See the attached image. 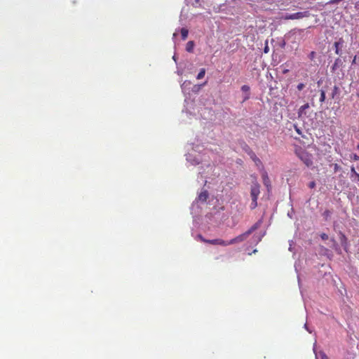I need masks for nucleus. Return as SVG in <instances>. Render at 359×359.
Masks as SVG:
<instances>
[{
	"mask_svg": "<svg viewBox=\"0 0 359 359\" xmlns=\"http://www.w3.org/2000/svg\"><path fill=\"white\" fill-rule=\"evenodd\" d=\"M257 229V224H255L252 226L250 227L249 230L245 231V233L236 236L234 238L231 239L229 241V245H233L237 243H241L245 241L254 231H255Z\"/></svg>",
	"mask_w": 359,
	"mask_h": 359,
	"instance_id": "f257e3e1",
	"label": "nucleus"
},
{
	"mask_svg": "<svg viewBox=\"0 0 359 359\" xmlns=\"http://www.w3.org/2000/svg\"><path fill=\"white\" fill-rule=\"evenodd\" d=\"M297 156L301 161L307 166L310 167L313 165V156L312 154H309L305 150H299L296 151Z\"/></svg>",
	"mask_w": 359,
	"mask_h": 359,
	"instance_id": "f03ea898",
	"label": "nucleus"
},
{
	"mask_svg": "<svg viewBox=\"0 0 359 359\" xmlns=\"http://www.w3.org/2000/svg\"><path fill=\"white\" fill-rule=\"evenodd\" d=\"M309 15V13L307 11L304 12H297L292 14H287L285 16V19L286 20H297L303 18L304 17H307Z\"/></svg>",
	"mask_w": 359,
	"mask_h": 359,
	"instance_id": "7ed1b4c3",
	"label": "nucleus"
},
{
	"mask_svg": "<svg viewBox=\"0 0 359 359\" xmlns=\"http://www.w3.org/2000/svg\"><path fill=\"white\" fill-rule=\"evenodd\" d=\"M259 185L258 184H255L251 187L250 196L252 198L257 199L259 195Z\"/></svg>",
	"mask_w": 359,
	"mask_h": 359,
	"instance_id": "20e7f679",
	"label": "nucleus"
},
{
	"mask_svg": "<svg viewBox=\"0 0 359 359\" xmlns=\"http://www.w3.org/2000/svg\"><path fill=\"white\" fill-rule=\"evenodd\" d=\"M208 243L211 244V245H222V246L229 245V241H224L220 238L209 240V241H208Z\"/></svg>",
	"mask_w": 359,
	"mask_h": 359,
	"instance_id": "39448f33",
	"label": "nucleus"
},
{
	"mask_svg": "<svg viewBox=\"0 0 359 359\" xmlns=\"http://www.w3.org/2000/svg\"><path fill=\"white\" fill-rule=\"evenodd\" d=\"M208 198V192L204 190L200 193L198 196V200L201 202H205Z\"/></svg>",
	"mask_w": 359,
	"mask_h": 359,
	"instance_id": "423d86ee",
	"label": "nucleus"
},
{
	"mask_svg": "<svg viewBox=\"0 0 359 359\" xmlns=\"http://www.w3.org/2000/svg\"><path fill=\"white\" fill-rule=\"evenodd\" d=\"M343 41L341 39L339 41H335L334 46L335 48V53L337 55L340 54V48L342 46Z\"/></svg>",
	"mask_w": 359,
	"mask_h": 359,
	"instance_id": "0eeeda50",
	"label": "nucleus"
},
{
	"mask_svg": "<svg viewBox=\"0 0 359 359\" xmlns=\"http://www.w3.org/2000/svg\"><path fill=\"white\" fill-rule=\"evenodd\" d=\"M309 108V103H306L304 105L301 106L298 111L299 117L302 116L305 113V110Z\"/></svg>",
	"mask_w": 359,
	"mask_h": 359,
	"instance_id": "6e6552de",
	"label": "nucleus"
},
{
	"mask_svg": "<svg viewBox=\"0 0 359 359\" xmlns=\"http://www.w3.org/2000/svg\"><path fill=\"white\" fill-rule=\"evenodd\" d=\"M342 64V62H341V60L340 58H337L333 64V65L332 66V70L333 72H334L337 68L339 67L340 65H341Z\"/></svg>",
	"mask_w": 359,
	"mask_h": 359,
	"instance_id": "1a4fd4ad",
	"label": "nucleus"
},
{
	"mask_svg": "<svg viewBox=\"0 0 359 359\" xmlns=\"http://www.w3.org/2000/svg\"><path fill=\"white\" fill-rule=\"evenodd\" d=\"M262 178H263L264 184L266 187H270V180L268 177V175L266 172L262 175Z\"/></svg>",
	"mask_w": 359,
	"mask_h": 359,
	"instance_id": "9d476101",
	"label": "nucleus"
},
{
	"mask_svg": "<svg viewBox=\"0 0 359 359\" xmlns=\"http://www.w3.org/2000/svg\"><path fill=\"white\" fill-rule=\"evenodd\" d=\"M194 47V43L192 41H189L186 46V50L189 53L193 52Z\"/></svg>",
	"mask_w": 359,
	"mask_h": 359,
	"instance_id": "9b49d317",
	"label": "nucleus"
},
{
	"mask_svg": "<svg viewBox=\"0 0 359 359\" xmlns=\"http://www.w3.org/2000/svg\"><path fill=\"white\" fill-rule=\"evenodd\" d=\"M180 32H181V35H182V39L183 40L187 39V38L188 36V34H189L188 29L186 28H182Z\"/></svg>",
	"mask_w": 359,
	"mask_h": 359,
	"instance_id": "f8f14e48",
	"label": "nucleus"
},
{
	"mask_svg": "<svg viewBox=\"0 0 359 359\" xmlns=\"http://www.w3.org/2000/svg\"><path fill=\"white\" fill-rule=\"evenodd\" d=\"M205 74V69L204 68H203L200 70L199 73L198 74V75L196 76V79H201L204 77Z\"/></svg>",
	"mask_w": 359,
	"mask_h": 359,
	"instance_id": "ddd939ff",
	"label": "nucleus"
},
{
	"mask_svg": "<svg viewBox=\"0 0 359 359\" xmlns=\"http://www.w3.org/2000/svg\"><path fill=\"white\" fill-rule=\"evenodd\" d=\"M325 100V92L323 90H320V102H324Z\"/></svg>",
	"mask_w": 359,
	"mask_h": 359,
	"instance_id": "4468645a",
	"label": "nucleus"
},
{
	"mask_svg": "<svg viewBox=\"0 0 359 359\" xmlns=\"http://www.w3.org/2000/svg\"><path fill=\"white\" fill-rule=\"evenodd\" d=\"M332 212L329 210H326L323 213V217L327 220L331 215Z\"/></svg>",
	"mask_w": 359,
	"mask_h": 359,
	"instance_id": "2eb2a0df",
	"label": "nucleus"
},
{
	"mask_svg": "<svg viewBox=\"0 0 359 359\" xmlns=\"http://www.w3.org/2000/svg\"><path fill=\"white\" fill-rule=\"evenodd\" d=\"M257 206V199L252 198V203L250 204L251 209H255Z\"/></svg>",
	"mask_w": 359,
	"mask_h": 359,
	"instance_id": "dca6fc26",
	"label": "nucleus"
},
{
	"mask_svg": "<svg viewBox=\"0 0 359 359\" xmlns=\"http://www.w3.org/2000/svg\"><path fill=\"white\" fill-rule=\"evenodd\" d=\"M338 92L339 88L337 86H334L332 93V97L334 98V96L338 93Z\"/></svg>",
	"mask_w": 359,
	"mask_h": 359,
	"instance_id": "f3484780",
	"label": "nucleus"
},
{
	"mask_svg": "<svg viewBox=\"0 0 359 359\" xmlns=\"http://www.w3.org/2000/svg\"><path fill=\"white\" fill-rule=\"evenodd\" d=\"M251 158H252V160L255 161V163L256 164H258V163H261V161H260L259 158H257V157L256 156V155H255L254 153L252 154V155Z\"/></svg>",
	"mask_w": 359,
	"mask_h": 359,
	"instance_id": "a211bd4d",
	"label": "nucleus"
},
{
	"mask_svg": "<svg viewBox=\"0 0 359 359\" xmlns=\"http://www.w3.org/2000/svg\"><path fill=\"white\" fill-rule=\"evenodd\" d=\"M197 238H198L201 241H202V242H203V243H208V241H209V240H208V239H205V238L202 235H201V234H198V235L197 236Z\"/></svg>",
	"mask_w": 359,
	"mask_h": 359,
	"instance_id": "6ab92c4d",
	"label": "nucleus"
},
{
	"mask_svg": "<svg viewBox=\"0 0 359 359\" xmlns=\"http://www.w3.org/2000/svg\"><path fill=\"white\" fill-rule=\"evenodd\" d=\"M305 87V85L302 83H300L297 85V88L298 90L301 91Z\"/></svg>",
	"mask_w": 359,
	"mask_h": 359,
	"instance_id": "aec40b11",
	"label": "nucleus"
},
{
	"mask_svg": "<svg viewBox=\"0 0 359 359\" xmlns=\"http://www.w3.org/2000/svg\"><path fill=\"white\" fill-rule=\"evenodd\" d=\"M241 90L243 92H248L250 90V87L247 85H244L241 87Z\"/></svg>",
	"mask_w": 359,
	"mask_h": 359,
	"instance_id": "412c9836",
	"label": "nucleus"
},
{
	"mask_svg": "<svg viewBox=\"0 0 359 359\" xmlns=\"http://www.w3.org/2000/svg\"><path fill=\"white\" fill-rule=\"evenodd\" d=\"M320 238H321L323 240L326 241V240H327V239H328V238H329V237H328V235H327V233H322L320 234Z\"/></svg>",
	"mask_w": 359,
	"mask_h": 359,
	"instance_id": "4be33fe9",
	"label": "nucleus"
},
{
	"mask_svg": "<svg viewBox=\"0 0 359 359\" xmlns=\"http://www.w3.org/2000/svg\"><path fill=\"white\" fill-rule=\"evenodd\" d=\"M351 177H353V175H355L356 177L357 175L358 174V173L356 172L355 169V168L353 166L351 167Z\"/></svg>",
	"mask_w": 359,
	"mask_h": 359,
	"instance_id": "5701e85b",
	"label": "nucleus"
},
{
	"mask_svg": "<svg viewBox=\"0 0 359 359\" xmlns=\"http://www.w3.org/2000/svg\"><path fill=\"white\" fill-rule=\"evenodd\" d=\"M269 47L268 46V42L266 41V43H265L264 48V52L265 53H269Z\"/></svg>",
	"mask_w": 359,
	"mask_h": 359,
	"instance_id": "b1692460",
	"label": "nucleus"
},
{
	"mask_svg": "<svg viewBox=\"0 0 359 359\" xmlns=\"http://www.w3.org/2000/svg\"><path fill=\"white\" fill-rule=\"evenodd\" d=\"M351 158L355 161H359V156L354 154L351 156Z\"/></svg>",
	"mask_w": 359,
	"mask_h": 359,
	"instance_id": "393cba45",
	"label": "nucleus"
},
{
	"mask_svg": "<svg viewBox=\"0 0 359 359\" xmlns=\"http://www.w3.org/2000/svg\"><path fill=\"white\" fill-rule=\"evenodd\" d=\"M316 53L314 51H311L309 55L311 60H313L315 57Z\"/></svg>",
	"mask_w": 359,
	"mask_h": 359,
	"instance_id": "a878e982",
	"label": "nucleus"
},
{
	"mask_svg": "<svg viewBox=\"0 0 359 359\" xmlns=\"http://www.w3.org/2000/svg\"><path fill=\"white\" fill-rule=\"evenodd\" d=\"M315 186H316V183H315V182H311L309 183V188H311V189L314 188V187H315Z\"/></svg>",
	"mask_w": 359,
	"mask_h": 359,
	"instance_id": "bb28decb",
	"label": "nucleus"
},
{
	"mask_svg": "<svg viewBox=\"0 0 359 359\" xmlns=\"http://www.w3.org/2000/svg\"><path fill=\"white\" fill-rule=\"evenodd\" d=\"M356 60H357V56L355 55L354 57H353V60L352 61V64H355L356 63Z\"/></svg>",
	"mask_w": 359,
	"mask_h": 359,
	"instance_id": "cd10ccee",
	"label": "nucleus"
},
{
	"mask_svg": "<svg viewBox=\"0 0 359 359\" xmlns=\"http://www.w3.org/2000/svg\"><path fill=\"white\" fill-rule=\"evenodd\" d=\"M288 72H289V69H284L283 70V74H287Z\"/></svg>",
	"mask_w": 359,
	"mask_h": 359,
	"instance_id": "c85d7f7f",
	"label": "nucleus"
},
{
	"mask_svg": "<svg viewBox=\"0 0 359 359\" xmlns=\"http://www.w3.org/2000/svg\"><path fill=\"white\" fill-rule=\"evenodd\" d=\"M356 177H358V181H359V174H358Z\"/></svg>",
	"mask_w": 359,
	"mask_h": 359,
	"instance_id": "c756f323",
	"label": "nucleus"
},
{
	"mask_svg": "<svg viewBox=\"0 0 359 359\" xmlns=\"http://www.w3.org/2000/svg\"><path fill=\"white\" fill-rule=\"evenodd\" d=\"M342 238H343L344 239H346V237H345V236H344V234H342Z\"/></svg>",
	"mask_w": 359,
	"mask_h": 359,
	"instance_id": "7c9ffc66",
	"label": "nucleus"
},
{
	"mask_svg": "<svg viewBox=\"0 0 359 359\" xmlns=\"http://www.w3.org/2000/svg\"><path fill=\"white\" fill-rule=\"evenodd\" d=\"M357 96L359 97V89H358V92L357 93Z\"/></svg>",
	"mask_w": 359,
	"mask_h": 359,
	"instance_id": "2f4dec72",
	"label": "nucleus"
},
{
	"mask_svg": "<svg viewBox=\"0 0 359 359\" xmlns=\"http://www.w3.org/2000/svg\"><path fill=\"white\" fill-rule=\"evenodd\" d=\"M357 149L359 150V144L357 145Z\"/></svg>",
	"mask_w": 359,
	"mask_h": 359,
	"instance_id": "473e14b6",
	"label": "nucleus"
}]
</instances>
